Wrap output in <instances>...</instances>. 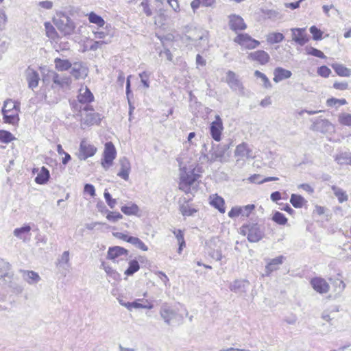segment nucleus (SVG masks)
<instances>
[{
	"mask_svg": "<svg viewBox=\"0 0 351 351\" xmlns=\"http://www.w3.org/2000/svg\"><path fill=\"white\" fill-rule=\"evenodd\" d=\"M311 285L317 293L323 294L328 292L330 286L328 282L321 277H315L311 279Z\"/></svg>",
	"mask_w": 351,
	"mask_h": 351,
	"instance_id": "a211bd4d",
	"label": "nucleus"
},
{
	"mask_svg": "<svg viewBox=\"0 0 351 351\" xmlns=\"http://www.w3.org/2000/svg\"><path fill=\"white\" fill-rule=\"evenodd\" d=\"M23 278L29 285L36 284L40 280V277L38 273L34 271L21 270Z\"/></svg>",
	"mask_w": 351,
	"mask_h": 351,
	"instance_id": "bb28decb",
	"label": "nucleus"
},
{
	"mask_svg": "<svg viewBox=\"0 0 351 351\" xmlns=\"http://www.w3.org/2000/svg\"><path fill=\"white\" fill-rule=\"evenodd\" d=\"M285 38L282 33L274 32L267 35V41L271 44H276L282 42Z\"/></svg>",
	"mask_w": 351,
	"mask_h": 351,
	"instance_id": "e433bc0d",
	"label": "nucleus"
},
{
	"mask_svg": "<svg viewBox=\"0 0 351 351\" xmlns=\"http://www.w3.org/2000/svg\"><path fill=\"white\" fill-rule=\"evenodd\" d=\"M47 77L51 79L54 84L60 88H64L65 86H68L71 83V78L69 77H61L55 71H49L47 73Z\"/></svg>",
	"mask_w": 351,
	"mask_h": 351,
	"instance_id": "412c9836",
	"label": "nucleus"
},
{
	"mask_svg": "<svg viewBox=\"0 0 351 351\" xmlns=\"http://www.w3.org/2000/svg\"><path fill=\"white\" fill-rule=\"evenodd\" d=\"M347 104V101L345 99H337L335 97H332L330 99H328L326 101V104L329 107H333V106H339L342 105H345Z\"/></svg>",
	"mask_w": 351,
	"mask_h": 351,
	"instance_id": "09e8293b",
	"label": "nucleus"
},
{
	"mask_svg": "<svg viewBox=\"0 0 351 351\" xmlns=\"http://www.w3.org/2000/svg\"><path fill=\"white\" fill-rule=\"evenodd\" d=\"M130 243L143 251H147V246L138 237H132Z\"/></svg>",
	"mask_w": 351,
	"mask_h": 351,
	"instance_id": "de8ad7c7",
	"label": "nucleus"
},
{
	"mask_svg": "<svg viewBox=\"0 0 351 351\" xmlns=\"http://www.w3.org/2000/svg\"><path fill=\"white\" fill-rule=\"evenodd\" d=\"M83 110L86 112L90 111V112L86 113L85 117L82 118V121L84 124L86 125H92L94 124H98L100 122V115L98 113L94 112V109L91 106L86 105L83 108Z\"/></svg>",
	"mask_w": 351,
	"mask_h": 351,
	"instance_id": "f8f14e48",
	"label": "nucleus"
},
{
	"mask_svg": "<svg viewBox=\"0 0 351 351\" xmlns=\"http://www.w3.org/2000/svg\"><path fill=\"white\" fill-rule=\"evenodd\" d=\"M13 276V272L11 271V265L8 262L1 261V278H3V280L7 282L5 278L8 279V286L12 289L14 293L19 294L23 291V287L12 282L11 278Z\"/></svg>",
	"mask_w": 351,
	"mask_h": 351,
	"instance_id": "423d86ee",
	"label": "nucleus"
},
{
	"mask_svg": "<svg viewBox=\"0 0 351 351\" xmlns=\"http://www.w3.org/2000/svg\"><path fill=\"white\" fill-rule=\"evenodd\" d=\"M255 208L254 204H248L244 206H241V215L248 217L251 212Z\"/></svg>",
	"mask_w": 351,
	"mask_h": 351,
	"instance_id": "13d9d810",
	"label": "nucleus"
},
{
	"mask_svg": "<svg viewBox=\"0 0 351 351\" xmlns=\"http://www.w3.org/2000/svg\"><path fill=\"white\" fill-rule=\"evenodd\" d=\"M3 114V119L5 123L12 124L16 125L19 121V116L14 114H8V113H1Z\"/></svg>",
	"mask_w": 351,
	"mask_h": 351,
	"instance_id": "a19ab883",
	"label": "nucleus"
},
{
	"mask_svg": "<svg viewBox=\"0 0 351 351\" xmlns=\"http://www.w3.org/2000/svg\"><path fill=\"white\" fill-rule=\"evenodd\" d=\"M119 162L121 166V169L118 172L117 176L124 180L128 181L131 171L130 162L126 157L121 158Z\"/></svg>",
	"mask_w": 351,
	"mask_h": 351,
	"instance_id": "4be33fe9",
	"label": "nucleus"
},
{
	"mask_svg": "<svg viewBox=\"0 0 351 351\" xmlns=\"http://www.w3.org/2000/svg\"><path fill=\"white\" fill-rule=\"evenodd\" d=\"M82 90V89L80 90V93L77 96V99L80 103L86 104V105H88V104L93 101L94 96L91 91L87 87L85 88L84 91L83 93Z\"/></svg>",
	"mask_w": 351,
	"mask_h": 351,
	"instance_id": "c85d7f7f",
	"label": "nucleus"
},
{
	"mask_svg": "<svg viewBox=\"0 0 351 351\" xmlns=\"http://www.w3.org/2000/svg\"><path fill=\"white\" fill-rule=\"evenodd\" d=\"M31 230V226L29 225H25L21 228H16L14 230V234L15 237L22 239V234L28 233Z\"/></svg>",
	"mask_w": 351,
	"mask_h": 351,
	"instance_id": "603ef678",
	"label": "nucleus"
},
{
	"mask_svg": "<svg viewBox=\"0 0 351 351\" xmlns=\"http://www.w3.org/2000/svg\"><path fill=\"white\" fill-rule=\"evenodd\" d=\"M128 251L124 247L120 246H114L109 247L108 250L107 258L110 260H115L117 258L125 255L127 256Z\"/></svg>",
	"mask_w": 351,
	"mask_h": 351,
	"instance_id": "393cba45",
	"label": "nucleus"
},
{
	"mask_svg": "<svg viewBox=\"0 0 351 351\" xmlns=\"http://www.w3.org/2000/svg\"><path fill=\"white\" fill-rule=\"evenodd\" d=\"M101 267L108 276L115 278L118 275V274L111 267L106 265L105 262H102Z\"/></svg>",
	"mask_w": 351,
	"mask_h": 351,
	"instance_id": "e2e57ef3",
	"label": "nucleus"
},
{
	"mask_svg": "<svg viewBox=\"0 0 351 351\" xmlns=\"http://www.w3.org/2000/svg\"><path fill=\"white\" fill-rule=\"evenodd\" d=\"M182 40L190 42L189 44L199 50L205 48L208 43V32L200 27L187 25L184 27Z\"/></svg>",
	"mask_w": 351,
	"mask_h": 351,
	"instance_id": "f257e3e1",
	"label": "nucleus"
},
{
	"mask_svg": "<svg viewBox=\"0 0 351 351\" xmlns=\"http://www.w3.org/2000/svg\"><path fill=\"white\" fill-rule=\"evenodd\" d=\"M309 31L313 36V39L319 40L322 38L323 32L316 26L313 25L310 27Z\"/></svg>",
	"mask_w": 351,
	"mask_h": 351,
	"instance_id": "864d4df0",
	"label": "nucleus"
},
{
	"mask_svg": "<svg viewBox=\"0 0 351 351\" xmlns=\"http://www.w3.org/2000/svg\"><path fill=\"white\" fill-rule=\"evenodd\" d=\"M254 75L256 77L260 78L261 80V81L263 82V86H264V88H271V84L269 80L264 73H261L259 71H255Z\"/></svg>",
	"mask_w": 351,
	"mask_h": 351,
	"instance_id": "a18cd8bd",
	"label": "nucleus"
},
{
	"mask_svg": "<svg viewBox=\"0 0 351 351\" xmlns=\"http://www.w3.org/2000/svg\"><path fill=\"white\" fill-rule=\"evenodd\" d=\"M230 145L227 143H221L217 145H213L209 155H204L208 162L213 163L215 161L222 162L226 152L229 149Z\"/></svg>",
	"mask_w": 351,
	"mask_h": 351,
	"instance_id": "39448f33",
	"label": "nucleus"
},
{
	"mask_svg": "<svg viewBox=\"0 0 351 351\" xmlns=\"http://www.w3.org/2000/svg\"><path fill=\"white\" fill-rule=\"evenodd\" d=\"M160 315L164 322L169 325L171 321L176 319L178 316V311L167 303H163L160 308Z\"/></svg>",
	"mask_w": 351,
	"mask_h": 351,
	"instance_id": "9d476101",
	"label": "nucleus"
},
{
	"mask_svg": "<svg viewBox=\"0 0 351 351\" xmlns=\"http://www.w3.org/2000/svg\"><path fill=\"white\" fill-rule=\"evenodd\" d=\"M229 26L232 31L237 32L246 29L247 25L239 15L231 14L229 16Z\"/></svg>",
	"mask_w": 351,
	"mask_h": 351,
	"instance_id": "aec40b11",
	"label": "nucleus"
},
{
	"mask_svg": "<svg viewBox=\"0 0 351 351\" xmlns=\"http://www.w3.org/2000/svg\"><path fill=\"white\" fill-rule=\"evenodd\" d=\"M241 215V206H234L228 212V217L234 218Z\"/></svg>",
	"mask_w": 351,
	"mask_h": 351,
	"instance_id": "69168bd1",
	"label": "nucleus"
},
{
	"mask_svg": "<svg viewBox=\"0 0 351 351\" xmlns=\"http://www.w3.org/2000/svg\"><path fill=\"white\" fill-rule=\"evenodd\" d=\"M332 190L335 195L337 197L340 203H343L348 200V195L342 189L336 186H332Z\"/></svg>",
	"mask_w": 351,
	"mask_h": 351,
	"instance_id": "c9c22d12",
	"label": "nucleus"
},
{
	"mask_svg": "<svg viewBox=\"0 0 351 351\" xmlns=\"http://www.w3.org/2000/svg\"><path fill=\"white\" fill-rule=\"evenodd\" d=\"M96 152L97 148L84 139L80 143L79 151L77 155L80 160H85L88 158L94 156Z\"/></svg>",
	"mask_w": 351,
	"mask_h": 351,
	"instance_id": "6e6552de",
	"label": "nucleus"
},
{
	"mask_svg": "<svg viewBox=\"0 0 351 351\" xmlns=\"http://www.w3.org/2000/svg\"><path fill=\"white\" fill-rule=\"evenodd\" d=\"M265 228L258 223H248L241 227V232L247 235V240L251 243L258 242L264 237Z\"/></svg>",
	"mask_w": 351,
	"mask_h": 351,
	"instance_id": "f03ea898",
	"label": "nucleus"
},
{
	"mask_svg": "<svg viewBox=\"0 0 351 351\" xmlns=\"http://www.w3.org/2000/svg\"><path fill=\"white\" fill-rule=\"evenodd\" d=\"M104 196L107 204L110 206V208H114L117 204V200L112 197L111 195L108 191H107V190H105Z\"/></svg>",
	"mask_w": 351,
	"mask_h": 351,
	"instance_id": "4d7b16f0",
	"label": "nucleus"
},
{
	"mask_svg": "<svg viewBox=\"0 0 351 351\" xmlns=\"http://www.w3.org/2000/svg\"><path fill=\"white\" fill-rule=\"evenodd\" d=\"M88 21L90 23L96 24L99 27H102L105 24L103 18L93 12L88 14Z\"/></svg>",
	"mask_w": 351,
	"mask_h": 351,
	"instance_id": "58836bf2",
	"label": "nucleus"
},
{
	"mask_svg": "<svg viewBox=\"0 0 351 351\" xmlns=\"http://www.w3.org/2000/svg\"><path fill=\"white\" fill-rule=\"evenodd\" d=\"M333 88L337 90H344L348 89V84L346 82H335L333 84Z\"/></svg>",
	"mask_w": 351,
	"mask_h": 351,
	"instance_id": "774afa93",
	"label": "nucleus"
},
{
	"mask_svg": "<svg viewBox=\"0 0 351 351\" xmlns=\"http://www.w3.org/2000/svg\"><path fill=\"white\" fill-rule=\"evenodd\" d=\"M173 233L174 234L179 245L178 252L180 254L183 247L185 246L184 233L181 230H173Z\"/></svg>",
	"mask_w": 351,
	"mask_h": 351,
	"instance_id": "f704fd0d",
	"label": "nucleus"
},
{
	"mask_svg": "<svg viewBox=\"0 0 351 351\" xmlns=\"http://www.w3.org/2000/svg\"><path fill=\"white\" fill-rule=\"evenodd\" d=\"M50 178V173L47 168L42 167L40 172L35 178V182L38 184H45Z\"/></svg>",
	"mask_w": 351,
	"mask_h": 351,
	"instance_id": "c756f323",
	"label": "nucleus"
},
{
	"mask_svg": "<svg viewBox=\"0 0 351 351\" xmlns=\"http://www.w3.org/2000/svg\"><path fill=\"white\" fill-rule=\"evenodd\" d=\"M130 77H131V75H129L127 78V82H126V95H127V98H128V104H129V115L130 116L132 115V113L133 110H134V106L132 104L130 99V95H132V90L130 89Z\"/></svg>",
	"mask_w": 351,
	"mask_h": 351,
	"instance_id": "37998d69",
	"label": "nucleus"
},
{
	"mask_svg": "<svg viewBox=\"0 0 351 351\" xmlns=\"http://www.w3.org/2000/svg\"><path fill=\"white\" fill-rule=\"evenodd\" d=\"M25 79L28 84V88L34 90L38 85L40 76L38 73L34 69L28 66L25 71Z\"/></svg>",
	"mask_w": 351,
	"mask_h": 351,
	"instance_id": "2eb2a0df",
	"label": "nucleus"
},
{
	"mask_svg": "<svg viewBox=\"0 0 351 351\" xmlns=\"http://www.w3.org/2000/svg\"><path fill=\"white\" fill-rule=\"evenodd\" d=\"M56 69L60 71H67L71 68V63L69 60H63L59 58H56L54 60Z\"/></svg>",
	"mask_w": 351,
	"mask_h": 351,
	"instance_id": "2f4dec72",
	"label": "nucleus"
},
{
	"mask_svg": "<svg viewBox=\"0 0 351 351\" xmlns=\"http://www.w3.org/2000/svg\"><path fill=\"white\" fill-rule=\"evenodd\" d=\"M250 287V282L246 280H235L230 285L229 289L235 293L243 295L246 293Z\"/></svg>",
	"mask_w": 351,
	"mask_h": 351,
	"instance_id": "f3484780",
	"label": "nucleus"
},
{
	"mask_svg": "<svg viewBox=\"0 0 351 351\" xmlns=\"http://www.w3.org/2000/svg\"><path fill=\"white\" fill-rule=\"evenodd\" d=\"M274 81L278 83L284 80L290 78L292 75V73L282 67H276L274 71Z\"/></svg>",
	"mask_w": 351,
	"mask_h": 351,
	"instance_id": "a878e982",
	"label": "nucleus"
},
{
	"mask_svg": "<svg viewBox=\"0 0 351 351\" xmlns=\"http://www.w3.org/2000/svg\"><path fill=\"white\" fill-rule=\"evenodd\" d=\"M14 109H20V104L12 99H7L5 101L3 108H1V110L4 111H6V110H10Z\"/></svg>",
	"mask_w": 351,
	"mask_h": 351,
	"instance_id": "c03bdc74",
	"label": "nucleus"
},
{
	"mask_svg": "<svg viewBox=\"0 0 351 351\" xmlns=\"http://www.w3.org/2000/svg\"><path fill=\"white\" fill-rule=\"evenodd\" d=\"M292 40L300 46H304L308 41V37L305 28H291Z\"/></svg>",
	"mask_w": 351,
	"mask_h": 351,
	"instance_id": "dca6fc26",
	"label": "nucleus"
},
{
	"mask_svg": "<svg viewBox=\"0 0 351 351\" xmlns=\"http://www.w3.org/2000/svg\"><path fill=\"white\" fill-rule=\"evenodd\" d=\"M335 161L339 165H351V153L343 152L336 156Z\"/></svg>",
	"mask_w": 351,
	"mask_h": 351,
	"instance_id": "72a5a7b5",
	"label": "nucleus"
},
{
	"mask_svg": "<svg viewBox=\"0 0 351 351\" xmlns=\"http://www.w3.org/2000/svg\"><path fill=\"white\" fill-rule=\"evenodd\" d=\"M332 128H333L332 124L327 119H317L312 125V130L322 133H326Z\"/></svg>",
	"mask_w": 351,
	"mask_h": 351,
	"instance_id": "5701e85b",
	"label": "nucleus"
},
{
	"mask_svg": "<svg viewBox=\"0 0 351 351\" xmlns=\"http://www.w3.org/2000/svg\"><path fill=\"white\" fill-rule=\"evenodd\" d=\"M84 191L89 194L91 197L95 196V189L93 184H86L84 187Z\"/></svg>",
	"mask_w": 351,
	"mask_h": 351,
	"instance_id": "338daca9",
	"label": "nucleus"
},
{
	"mask_svg": "<svg viewBox=\"0 0 351 351\" xmlns=\"http://www.w3.org/2000/svg\"><path fill=\"white\" fill-rule=\"evenodd\" d=\"M226 82L232 90L241 95L244 93V87L243 84L234 72L232 71H228L227 72Z\"/></svg>",
	"mask_w": 351,
	"mask_h": 351,
	"instance_id": "1a4fd4ad",
	"label": "nucleus"
},
{
	"mask_svg": "<svg viewBox=\"0 0 351 351\" xmlns=\"http://www.w3.org/2000/svg\"><path fill=\"white\" fill-rule=\"evenodd\" d=\"M45 27L46 30V34L49 38H53L56 34V32L53 26L49 22H45Z\"/></svg>",
	"mask_w": 351,
	"mask_h": 351,
	"instance_id": "bf43d9fd",
	"label": "nucleus"
},
{
	"mask_svg": "<svg viewBox=\"0 0 351 351\" xmlns=\"http://www.w3.org/2000/svg\"><path fill=\"white\" fill-rule=\"evenodd\" d=\"M150 73L146 71H143L139 74V77L141 78V82L143 84L145 88H148L149 86V77Z\"/></svg>",
	"mask_w": 351,
	"mask_h": 351,
	"instance_id": "052dcab7",
	"label": "nucleus"
},
{
	"mask_svg": "<svg viewBox=\"0 0 351 351\" xmlns=\"http://www.w3.org/2000/svg\"><path fill=\"white\" fill-rule=\"evenodd\" d=\"M317 74L323 77H328L331 73L330 69L326 66H321L317 69Z\"/></svg>",
	"mask_w": 351,
	"mask_h": 351,
	"instance_id": "680f3d73",
	"label": "nucleus"
},
{
	"mask_svg": "<svg viewBox=\"0 0 351 351\" xmlns=\"http://www.w3.org/2000/svg\"><path fill=\"white\" fill-rule=\"evenodd\" d=\"M180 210L184 216H192L195 213L197 212L196 209L190 207L188 204H184L180 206Z\"/></svg>",
	"mask_w": 351,
	"mask_h": 351,
	"instance_id": "3c124183",
	"label": "nucleus"
},
{
	"mask_svg": "<svg viewBox=\"0 0 351 351\" xmlns=\"http://www.w3.org/2000/svg\"><path fill=\"white\" fill-rule=\"evenodd\" d=\"M106 218L108 221L115 223L123 218V215L119 212L108 211Z\"/></svg>",
	"mask_w": 351,
	"mask_h": 351,
	"instance_id": "5fc2aeb1",
	"label": "nucleus"
},
{
	"mask_svg": "<svg viewBox=\"0 0 351 351\" xmlns=\"http://www.w3.org/2000/svg\"><path fill=\"white\" fill-rule=\"evenodd\" d=\"M285 259V257L282 255L271 259L265 266V275L269 276L271 272L278 269Z\"/></svg>",
	"mask_w": 351,
	"mask_h": 351,
	"instance_id": "b1692460",
	"label": "nucleus"
},
{
	"mask_svg": "<svg viewBox=\"0 0 351 351\" xmlns=\"http://www.w3.org/2000/svg\"><path fill=\"white\" fill-rule=\"evenodd\" d=\"M15 137L9 131L1 130V143H8L14 140Z\"/></svg>",
	"mask_w": 351,
	"mask_h": 351,
	"instance_id": "6e6d98bb",
	"label": "nucleus"
},
{
	"mask_svg": "<svg viewBox=\"0 0 351 351\" xmlns=\"http://www.w3.org/2000/svg\"><path fill=\"white\" fill-rule=\"evenodd\" d=\"M140 269V265L136 260H131L129 262V267L125 271L126 276H132L135 272L138 271Z\"/></svg>",
	"mask_w": 351,
	"mask_h": 351,
	"instance_id": "4c0bfd02",
	"label": "nucleus"
},
{
	"mask_svg": "<svg viewBox=\"0 0 351 351\" xmlns=\"http://www.w3.org/2000/svg\"><path fill=\"white\" fill-rule=\"evenodd\" d=\"M223 129L222 120L219 115H217L215 120L213 121L210 125V134L215 141L218 142L221 140Z\"/></svg>",
	"mask_w": 351,
	"mask_h": 351,
	"instance_id": "ddd939ff",
	"label": "nucleus"
},
{
	"mask_svg": "<svg viewBox=\"0 0 351 351\" xmlns=\"http://www.w3.org/2000/svg\"><path fill=\"white\" fill-rule=\"evenodd\" d=\"M306 202L305 199L300 195L292 194L290 197V203L294 208H302L304 204Z\"/></svg>",
	"mask_w": 351,
	"mask_h": 351,
	"instance_id": "473e14b6",
	"label": "nucleus"
},
{
	"mask_svg": "<svg viewBox=\"0 0 351 351\" xmlns=\"http://www.w3.org/2000/svg\"><path fill=\"white\" fill-rule=\"evenodd\" d=\"M338 121L343 125L351 126V114L341 113L339 114Z\"/></svg>",
	"mask_w": 351,
	"mask_h": 351,
	"instance_id": "8fccbe9b",
	"label": "nucleus"
},
{
	"mask_svg": "<svg viewBox=\"0 0 351 351\" xmlns=\"http://www.w3.org/2000/svg\"><path fill=\"white\" fill-rule=\"evenodd\" d=\"M56 27L64 35H71L73 33L75 25L69 16L62 14L58 18L53 19Z\"/></svg>",
	"mask_w": 351,
	"mask_h": 351,
	"instance_id": "20e7f679",
	"label": "nucleus"
},
{
	"mask_svg": "<svg viewBox=\"0 0 351 351\" xmlns=\"http://www.w3.org/2000/svg\"><path fill=\"white\" fill-rule=\"evenodd\" d=\"M121 210L125 215H136L139 208L136 204H132L130 206H123Z\"/></svg>",
	"mask_w": 351,
	"mask_h": 351,
	"instance_id": "ea45409f",
	"label": "nucleus"
},
{
	"mask_svg": "<svg viewBox=\"0 0 351 351\" xmlns=\"http://www.w3.org/2000/svg\"><path fill=\"white\" fill-rule=\"evenodd\" d=\"M234 41L241 46L248 49H254L260 44L259 41L252 38L247 34H240L235 38Z\"/></svg>",
	"mask_w": 351,
	"mask_h": 351,
	"instance_id": "4468645a",
	"label": "nucleus"
},
{
	"mask_svg": "<svg viewBox=\"0 0 351 351\" xmlns=\"http://www.w3.org/2000/svg\"><path fill=\"white\" fill-rule=\"evenodd\" d=\"M272 220L279 225H285L288 221L285 215L279 211H275L274 213Z\"/></svg>",
	"mask_w": 351,
	"mask_h": 351,
	"instance_id": "79ce46f5",
	"label": "nucleus"
},
{
	"mask_svg": "<svg viewBox=\"0 0 351 351\" xmlns=\"http://www.w3.org/2000/svg\"><path fill=\"white\" fill-rule=\"evenodd\" d=\"M305 50H306V52L307 54L308 55H311V56H315V57H317V58H322V59H324L326 58V56L324 55V53L316 49V48H314L313 47H306L305 48Z\"/></svg>",
	"mask_w": 351,
	"mask_h": 351,
	"instance_id": "49530a36",
	"label": "nucleus"
},
{
	"mask_svg": "<svg viewBox=\"0 0 351 351\" xmlns=\"http://www.w3.org/2000/svg\"><path fill=\"white\" fill-rule=\"evenodd\" d=\"M263 13L265 14V16H267L269 19H275L276 18H278L280 14L278 12L274 10H263Z\"/></svg>",
	"mask_w": 351,
	"mask_h": 351,
	"instance_id": "0e129e2a",
	"label": "nucleus"
},
{
	"mask_svg": "<svg viewBox=\"0 0 351 351\" xmlns=\"http://www.w3.org/2000/svg\"><path fill=\"white\" fill-rule=\"evenodd\" d=\"M117 151L114 144L112 142H107L105 144L103 158L101 160V166L105 170L109 169L116 158Z\"/></svg>",
	"mask_w": 351,
	"mask_h": 351,
	"instance_id": "0eeeda50",
	"label": "nucleus"
},
{
	"mask_svg": "<svg viewBox=\"0 0 351 351\" xmlns=\"http://www.w3.org/2000/svg\"><path fill=\"white\" fill-rule=\"evenodd\" d=\"M247 58L258 62L261 65H265L270 60L269 55L263 50H257L248 54Z\"/></svg>",
	"mask_w": 351,
	"mask_h": 351,
	"instance_id": "6ab92c4d",
	"label": "nucleus"
},
{
	"mask_svg": "<svg viewBox=\"0 0 351 351\" xmlns=\"http://www.w3.org/2000/svg\"><path fill=\"white\" fill-rule=\"evenodd\" d=\"M234 156L239 160H248L254 158L253 151L246 143H242L236 147Z\"/></svg>",
	"mask_w": 351,
	"mask_h": 351,
	"instance_id": "9b49d317",
	"label": "nucleus"
},
{
	"mask_svg": "<svg viewBox=\"0 0 351 351\" xmlns=\"http://www.w3.org/2000/svg\"><path fill=\"white\" fill-rule=\"evenodd\" d=\"M332 68L335 73L341 77H349L351 75V69L346 67L343 64L335 63L332 64Z\"/></svg>",
	"mask_w": 351,
	"mask_h": 351,
	"instance_id": "7c9ffc66",
	"label": "nucleus"
},
{
	"mask_svg": "<svg viewBox=\"0 0 351 351\" xmlns=\"http://www.w3.org/2000/svg\"><path fill=\"white\" fill-rule=\"evenodd\" d=\"M210 204L217 209L221 213H224L226 212V208L224 206L225 202L224 199L217 195V194L210 196Z\"/></svg>",
	"mask_w": 351,
	"mask_h": 351,
	"instance_id": "cd10ccee",
	"label": "nucleus"
},
{
	"mask_svg": "<svg viewBox=\"0 0 351 351\" xmlns=\"http://www.w3.org/2000/svg\"><path fill=\"white\" fill-rule=\"evenodd\" d=\"M195 169L181 173L179 183V189L185 193H192L191 186L197 180L200 175L195 172Z\"/></svg>",
	"mask_w": 351,
	"mask_h": 351,
	"instance_id": "7ed1b4c3",
	"label": "nucleus"
}]
</instances>
